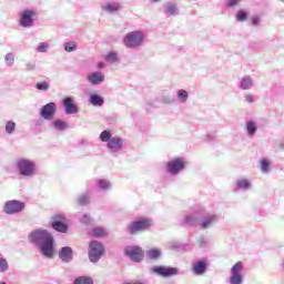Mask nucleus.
Masks as SVG:
<instances>
[{"label":"nucleus","mask_w":284,"mask_h":284,"mask_svg":"<svg viewBox=\"0 0 284 284\" xmlns=\"http://www.w3.org/2000/svg\"><path fill=\"white\" fill-rule=\"evenodd\" d=\"M29 241L39 247L42 256H45V258L54 256V237L47 230L38 229L31 232Z\"/></svg>","instance_id":"obj_1"},{"label":"nucleus","mask_w":284,"mask_h":284,"mask_svg":"<svg viewBox=\"0 0 284 284\" xmlns=\"http://www.w3.org/2000/svg\"><path fill=\"white\" fill-rule=\"evenodd\" d=\"M16 168L20 176L32 179L37 174V163L30 159L20 158L16 160Z\"/></svg>","instance_id":"obj_2"},{"label":"nucleus","mask_w":284,"mask_h":284,"mask_svg":"<svg viewBox=\"0 0 284 284\" xmlns=\"http://www.w3.org/2000/svg\"><path fill=\"white\" fill-rule=\"evenodd\" d=\"M151 226H152V220L141 219V220L131 222L126 227V231L133 236L134 234H139V232H145V230H150Z\"/></svg>","instance_id":"obj_3"},{"label":"nucleus","mask_w":284,"mask_h":284,"mask_svg":"<svg viewBox=\"0 0 284 284\" xmlns=\"http://www.w3.org/2000/svg\"><path fill=\"white\" fill-rule=\"evenodd\" d=\"M103 252H105L103 244L99 241H92L89 245V261L91 263H99Z\"/></svg>","instance_id":"obj_4"},{"label":"nucleus","mask_w":284,"mask_h":284,"mask_svg":"<svg viewBox=\"0 0 284 284\" xmlns=\"http://www.w3.org/2000/svg\"><path fill=\"white\" fill-rule=\"evenodd\" d=\"M143 33L139 31H132L124 37L123 43L126 48L134 49L143 45Z\"/></svg>","instance_id":"obj_5"},{"label":"nucleus","mask_w":284,"mask_h":284,"mask_svg":"<svg viewBox=\"0 0 284 284\" xmlns=\"http://www.w3.org/2000/svg\"><path fill=\"white\" fill-rule=\"evenodd\" d=\"M152 274H156L158 276H162V278H172V276H179L181 271L178 267L172 266H153L151 268Z\"/></svg>","instance_id":"obj_6"},{"label":"nucleus","mask_w":284,"mask_h":284,"mask_svg":"<svg viewBox=\"0 0 284 284\" xmlns=\"http://www.w3.org/2000/svg\"><path fill=\"white\" fill-rule=\"evenodd\" d=\"M22 210H26V203L19 200H10L4 203L3 212L4 214H19Z\"/></svg>","instance_id":"obj_7"},{"label":"nucleus","mask_w":284,"mask_h":284,"mask_svg":"<svg viewBox=\"0 0 284 284\" xmlns=\"http://www.w3.org/2000/svg\"><path fill=\"white\" fill-rule=\"evenodd\" d=\"M243 262L235 263L231 268L230 284H243Z\"/></svg>","instance_id":"obj_8"},{"label":"nucleus","mask_w":284,"mask_h":284,"mask_svg":"<svg viewBox=\"0 0 284 284\" xmlns=\"http://www.w3.org/2000/svg\"><path fill=\"white\" fill-rule=\"evenodd\" d=\"M182 170H185V161H183V158H176L166 163V172L173 176H176Z\"/></svg>","instance_id":"obj_9"},{"label":"nucleus","mask_w":284,"mask_h":284,"mask_svg":"<svg viewBox=\"0 0 284 284\" xmlns=\"http://www.w3.org/2000/svg\"><path fill=\"white\" fill-rule=\"evenodd\" d=\"M55 114L57 103L54 102H49L40 109V116L44 119V121H52Z\"/></svg>","instance_id":"obj_10"},{"label":"nucleus","mask_w":284,"mask_h":284,"mask_svg":"<svg viewBox=\"0 0 284 284\" xmlns=\"http://www.w3.org/2000/svg\"><path fill=\"white\" fill-rule=\"evenodd\" d=\"M124 254L134 263H141V261H143V248L139 246H126Z\"/></svg>","instance_id":"obj_11"},{"label":"nucleus","mask_w":284,"mask_h":284,"mask_svg":"<svg viewBox=\"0 0 284 284\" xmlns=\"http://www.w3.org/2000/svg\"><path fill=\"white\" fill-rule=\"evenodd\" d=\"M34 17H37V11L24 10L20 17V26L22 28H32L34 26Z\"/></svg>","instance_id":"obj_12"},{"label":"nucleus","mask_w":284,"mask_h":284,"mask_svg":"<svg viewBox=\"0 0 284 284\" xmlns=\"http://www.w3.org/2000/svg\"><path fill=\"white\" fill-rule=\"evenodd\" d=\"M219 222V215L216 214H204L202 211V216L200 219V227L201 230H210L214 223Z\"/></svg>","instance_id":"obj_13"},{"label":"nucleus","mask_w":284,"mask_h":284,"mask_svg":"<svg viewBox=\"0 0 284 284\" xmlns=\"http://www.w3.org/2000/svg\"><path fill=\"white\" fill-rule=\"evenodd\" d=\"M207 260H199L192 263L191 272L195 274V276H203L205 272H207Z\"/></svg>","instance_id":"obj_14"},{"label":"nucleus","mask_w":284,"mask_h":284,"mask_svg":"<svg viewBox=\"0 0 284 284\" xmlns=\"http://www.w3.org/2000/svg\"><path fill=\"white\" fill-rule=\"evenodd\" d=\"M203 211H196L193 214L186 215L184 219V223L190 227H201V216Z\"/></svg>","instance_id":"obj_15"},{"label":"nucleus","mask_w":284,"mask_h":284,"mask_svg":"<svg viewBox=\"0 0 284 284\" xmlns=\"http://www.w3.org/2000/svg\"><path fill=\"white\" fill-rule=\"evenodd\" d=\"M58 256L62 263H72V258H74V251L70 246H63L60 248Z\"/></svg>","instance_id":"obj_16"},{"label":"nucleus","mask_w":284,"mask_h":284,"mask_svg":"<svg viewBox=\"0 0 284 284\" xmlns=\"http://www.w3.org/2000/svg\"><path fill=\"white\" fill-rule=\"evenodd\" d=\"M62 221H65L64 216L54 215L51 226L53 227V230H55V232H61L62 234H65V232H68V225Z\"/></svg>","instance_id":"obj_17"},{"label":"nucleus","mask_w":284,"mask_h":284,"mask_svg":"<svg viewBox=\"0 0 284 284\" xmlns=\"http://www.w3.org/2000/svg\"><path fill=\"white\" fill-rule=\"evenodd\" d=\"M62 105L65 114H77V112H79V108L74 104V99H72V97L64 98L62 100Z\"/></svg>","instance_id":"obj_18"},{"label":"nucleus","mask_w":284,"mask_h":284,"mask_svg":"<svg viewBox=\"0 0 284 284\" xmlns=\"http://www.w3.org/2000/svg\"><path fill=\"white\" fill-rule=\"evenodd\" d=\"M106 148L112 152L113 154L116 152H121L123 149V139L121 138H112L108 144Z\"/></svg>","instance_id":"obj_19"},{"label":"nucleus","mask_w":284,"mask_h":284,"mask_svg":"<svg viewBox=\"0 0 284 284\" xmlns=\"http://www.w3.org/2000/svg\"><path fill=\"white\" fill-rule=\"evenodd\" d=\"M89 83L92 85H101L105 81V75L101 72H93L87 77Z\"/></svg>","instance_id":"obj_20"},{"label":"nucleus","mask_w":284,"mask_h":284,"mask_svg":"<svg viewBox=\"0 0 284 284\" xmlns=\"http://www.w3.org/2000/svg\"><path fill=\"white\" fill-rule=\"evenodd\" d=\"M164 12L168 17H176L179 14V4L176 2H166L164 4Z\"/></svg>","instance_id":"obj_21"},{"label":"nucleus","mask_w":284,"mask_h":284,"mask_svg":"<svg viewBox=\"0 0 284 284\" xmlns=\"http://www.w3.org/2000/svg\"><path fill=\"white\" fill-rule=\"evenodd\" d=\"M239 88L241 90H252V88H254V80L247 75L243 77L240 80Z\"/></svg>","instance_id":"obj_22"},{"label":"nucleus","mask_w":284,"mask_h":284,"mask_svg":"<svg viewBox=\"0 0 284 284\" xmlns=\"http://www.w3.org/2000/svg\"><path fill=\"white\" fill-rule=\"evenodd\" d=\"M89 103H91V105L94 108H101L103 106V103H105V99L99 94H91L89 98Z\"/></svg>","instance_id":"obj_23"},{"label":"nucleus","mask_w":284,"mask_h":284,"mask_svg":"<svg viewBox=\"0 0 284 284\" xmlns=\"http://www.w3.org/2000/svg\"><path fill=\"white\" fill-rule=\"evenodd\" d=\"M260 163H261L260 169H261V172H262L263 174H270V172H272V168H271L272 163L270 162V160H267V159H262V160L260 161Z\"/></svg>","instance_id":"obj_24"},{"label":"nucleus","mask_w":284,"mask_h":284,"mask_svg":"<svg viewBox=\"0 0 284 284\" xmlns=\"http://www.w3.org/2000/svg\"><path fill=\"white\" fill-rule=\"evenodd\" d=\"M52 125L59 132H63V130H68V128H69L68 122H65V121H63L61 119L54 120L52 122Z\"/></svg>","instance_id":"obj_25"},{"label":"nucleus","mask_w":284,"mask_h":284,"mask_svg":"<svg viewBox=\"0 0 284 284\" xmlns=\"http://www.w3.org/2000/svg\"><path fill=\"white\" fill-rule=\"evenodd\" d=\"M257 130H258V126L256 125V122H254V121L246 122V132H247L248 136H254V134H256Z\"/></svg>","instance_id":"obj_26"},{"label":"nucleus","mask_w":284,"mask_h":284,"mask_svg":"<svg viewBox=\"0 0 284 284\" xmlns=\"http://www.w3.org/2000/svg\"><path fill=\"white\" fill-rule=\"evenodd\" d=\"M178 101L180 103H187V99H190V93L187 91L180 89L176 93Z\"/></svg>","instance_id":"obj_27"},{"label":"nucleus","mask_w":284,"mask_h":284,"mask_svg":"<svg viewBox=\"0 0 284 284\" xmlns=\"http://www.w3.org/2000/svg\"><path fill=\"white\" fill-rule=\"evenodd\" d=\"M148 258L151 261H156V258H161V250L159 248H151L146 252Z\"/></svg>","instance_id":"obj_28"},{"label":"nucleus","mask_w":284,"mask_h":284,"mask_svg":"<svg viewBox=\"0 0 284 284\" xmlns=\"http://www.w3.org/2000/svg\"><path fill=\"white\" fill-rule=\"evenodd\" d=\"M252 183L248 182V180L242 179L237 181V190H243L246 192V190H251Z\"/></svg>","instance_id":"obj_29"},{"label":"nucleus","mask_w":284,"mask_h":284,"mask_svg":"<svg viewBox=\"0 0 284 284\" xmlns=\"http://www.w3.org/2000/svg\"><path fill=\"white\" fill-rule=\"evenodd\" d=\"M103 10H105V12H119V10H121V4L116 2L108 3L103 7Z\"/></svg>","instance_id":"obj_30"},{"label":"nucleus","mask_w":284,"mask_h":284,"mask_svg":"<svg viewBox=\"0 0 284 284\" xmlns=\"http://www.w3.org/2000/svg\"><path fill=\"white\" fill-rule=\"evenodd\" d=\"M97 187L99 190L105 191V190H110L112 187V184L108 180H98Z\"/></svg>","instance_id":"obj_31"},{"label":"nucleus","mask_w":284,"mask_h":284,"mask_svg":"<svg viewBox=\"0 0 284 284\" xmlns=\"http://www.w3.org/2000/svg\"><path fill=\"white\" fill-rule=\"evenodd\" d=\"M73 284H94L92 277L79 276L74 280Z\"/></svg>","instance_id":"obj_32"},{"label":"nucleus","mask_w":284,"mask_h":284,"mask_svg":"<svg viewBox=\"0 0 284 284\" xmlns=\"http://www.w3.org/2000/svg\"><path fill=\"white\" fill-rule=\"evenodd\" d=\"M111 139H112V133L110 131L104 130L101 132L100 141H102L103 143H109Z\"/></svg>","instance_id":"obj_33"},{"label":"nucleus","mask_w":284,"mask_h":284,"mask_svg":"<svg viewBox=\"0 0 284 284\" xmlns=\"http://www.w3.org/2000/svg\"><path fill=\"white\" fill-rule=\"evenodd\" d=\"M36 88L40 91V92H48V90H50V83L47 81H42V82H38L36 84Z\"/></svg>","instance_id":"obj_34"},{"label":"nucleus","mask_w":284,"mask_h":284,"mask_svg":"<svg viewBox=\"0 0 284 284\" xmlns=\"http://www.w3.org/2000/svg\"><path fill=\"white\" fill-rule=\"evenodd\" d=\"M77 51V42L70 41L64 43V52H74Z\"/></svg>","instance_id":"obj_35"},{"label":"nucleus","mask_w":284,"mask_h":284,"mask_svg":"<svg viewBox=\"0 0 284 284\" xmlns=\"http://www.w3.org/2000/svg\"><path fill=\"white\" fill-rule=\"evenodd\" d=\"M36 50L40 53L48 52V50H50V44L48 42H40Z\"/></svg>","instance_id":"obj_36"},{"label":"nucleus","mask_w":284,"mask_h":284,"mask_svg":"<svg viewBox=\"0 0 284 284\" xmlns=\"http://www.w3.org/2000/svg\"><path fill=\"white\" fill-rule=\"evenodd\" d=\"M90 203V195L89 194H82L78 197V204L79 205H88Z\"/></svg>","instance_id":"obj_37"},{"label":"nucleus","mask_w":284,"mask_h":284,"mask_svg":"<svg viewBox=\"0 0 284 284\" xmlns=\"http://www.w3.org/2000/svg\"><path fill=\"white\" fill-rule=\"evenodd\" d=\"M4 62L10 68L14 65V54L13 53H7L4 55Z\"/></svg>","instance_id":"obj_38"},{"label":"nucleus","mask_w":284,"mask_h":284,"mask_svg":"<svg viewBox=\"0 0 284 284\" xmlns=\"http://www.w3.org/2000/svg\"><path fill=\"white\" fill-rule=\"evenodd\" d=\"M17 128V123H14L13 121H8L6 123V132L7 134H12V132H14Z\"/></svg>","instance_id":"obj_39"},{"label":"nucleus","mask_w":284,"mask_h":284,"mask_svg":"<svg viewBox=\"0 0 284 284\" xmlns=\"http://www.w3.org/2000/svg\"><path fill=\"white\" fill-rule=\"evenodd\" d=\"M105 60L109 61V63H116V61H118V54H116V52H109V53L105 55Z\"/></svg>","instance_id":"obj_40"},{"label":"nucleus","mask_w":284,"mask_h":284,"mask_svg":"<svg viewBox=\"0 0 284 284\" xmlns=\"http://www.w3.org/2000/svg\"><path fill=\"white\" fill-rule=\"evenodd\" d=\"M8 260L0 257V273L8 272Z\"/></svg>","instance_id":"obj_41"},{"label":"nucleus","mask_w":284,"mask_h":284,"mask_svg":"<svg viewBox=\"0 0 284 284\" xmlns=\"http://www.w3.org/2000/svg\"><path fill=\"white\" fill-rule=\"evenodd\" d=\"M245 19H247V12L243 10L237 11L236 21L243 22Z\"/></svg>","instance_id":"obj_42"},{"label":"nucleus","mask_w":284,"mask_h":284,"mask_svg":"<svg viewBox=\"0 0 284 284\" xmlns=\"http://www.w3.org/2000/svg\"><path fill=\"white\" fill-rule=\"evenodd\" d=\"M93 236H103L105 234V229L103 227H94L92 230Z\"/></svg>","instance_id":"obj_43"},{"label":"nucleus","mask_w":284,"mask_h":284,"mask_svg":"<svg viewBox=\"0 0 284 284\" xmlns=\"http://www.w3.org/2000/svg\"><path fill=\"white\" fill-rule=\"evenodd\" d=\"M91 221H92V217H90V215L88 214L82 215V217L80 219V223H82L83 225H89Z\"/></svg>","instance_id":"obj_44"},{"label":"nucleus","mask_w":284,"mask_h":284,"mask_svg":"<svg viewBox=\"0 0 284 284\" xmlns=\"http://www.w3.org/2000/svg\"><path fill=\"white\" fill-rule=\"evenodd\" d=\"M36 68H37V63H34V62H28V63L26 64V70H27L28 72H32V70H36Z\"/></svg>","instance_id":"obj_45"},{"label":"nucleus","mask_w":284,"mask_h":284,"mask_svg":"<svg viewBox=\"0 0 284 284\" xmlns=\"http://www.w3.org/2000/svg\"><path fill=\"white\" fill-rule=\"evenodd\" d=\"M197 243L200 247H205V245H207V239L201 237L200 240H197Z\"/></svg>","instance_id":"obj_46"},{"label":"nucleus","mask_w":284,"mask_h":284,"mask_svg":"<svg viewBox=\"0 0 284 284\" xmlns=\"http://www.w3.org/2000/svg\"><path fill=\"white\" fill-rule=\"evenodd\" d=\"M239 3V0H227L226 6L229 8H234Z\"/></svg>","instance_id":"obj_47"},{"label":"nucleus","mask_w":284,"mask_h":284,"mask_svg":"<svg viewBox=\"0 0 284 284\" xmlns=\"http://www.w3.org/2000/svg\"><path fill=\"white\" fill-rule=\"evenodd\" d=\"M258 23H261V18H258L257 16H254L252 18V24L253 26H258Z\"/></svg>","instance_id":"obj_48"},{"label":"nucleus","mask_w":284,"mask_h":284,"mask_svg":"<svg viewBox=\"0 0 284 284\" xmlns=\"http://www.w3.org/2000/svg\"><path fill=\"white\" fill-rule=\"evenodd\" d=\"M245 101H246V103H254V97H252V94H246Z\"/></svg>","instance_id":"obj_49"},{"label":"nucleus","mask_w":284,"mask_h":284,"mask_svg":"<svg viewBox=\"0 0 284 284\" xmlns=\"http://www.w3.org/2000/svg\"><path fill=\"white\" fill-rule=\"evenodd\" d=\"M98 68H100V69L105 68V63H103V62H99V63H98Z\"/></svg>","instance_id":"obj_50"},{"label":"nucleus","mask_w":284,"mask_h":284,"mask_svg":"<svg viewBox=\"0 0 284 284\" xmlns=\"http://www.w3.org/2000/svg\"><path fill=\"white\" fill-rule=\"evenodd\" d=\"M0 284H6V282H0Z\"/></svg>","instance_id":"obj_51"},{"label":"nucleus","mask_w":284,"mask_h":284,"mask_svg":"<svg viewBox=\"0 0 284 284\" xmlns=\"http://www.w3.org/2000/svg\"><path fill=\"white\" fill-rule=\"evenodd\" d=\"M282 1V3H284V0H281Z\"/></svg>","instance_id":"obj_52"},{"label":"nucleus","mask_w":284,"mask_h":284,"mask_svg":"<svg viewBox=\"0 0 284 284\" xmlns=\"http://www.w3.org/2000/svg\"><path fill=\"white\" fill-rule=\"evenodd\" d=\"M153 1H159V0H153Z\"/></svg>","instance_id":"obj_53"}]
</instances>
